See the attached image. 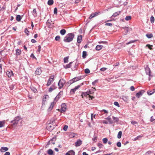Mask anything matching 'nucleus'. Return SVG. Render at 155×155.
I'll return each mask as SVG.
<instances>
[{"mask_svg":"<svg viewBox=\"0 0 155 155\" xmlns=\"http://www.w3.org/2000/svg\"><path fill=\"white\" fill-rule=\"evenodd\" d=\"M74 36L73 33H69L67 34L64 38V41L65 42H69L71 41Z\"/></svg>","mask_w":155,"mask_h":155,"instance_id":"f257e3e1","label":"nucleus"},{"mask_svg":"<svg viewBox=\"0 0 155 155\" xmlns=\"http://www.w3.org/2000/svg\"><path fill=\"white\" fill-rule=\"evenodd\" d=\"M21 118L19 116L15 117L14 120L10 122L13 126H16L18 123V122L21 120Z\"/></svg>","mask_w":155,"mask_h":155,"instance_id":"f03ea898","label":"nucleus"},{"mask_svg":"<svg viewBox=\"0 0 155 155\" xmlns=\"http://www.w3.org/2000/svg\"><path fill=\"white\" fill-rule=\"evenodd\" d=\"M65 82L66 81L64 79H60L58 83L59 88H62L63 87L64 84L65 83Z\"/></svg>","mask_w":155,"mask_h":155,"instance_id":"7ed1b4c3","label":"nucleus"},{"mask_svg":"<svg viewBox=\"0 0 155 155\" xmlns=\"http://www.w3.org/2000/svg\"><path fill=\"white\" fill-rule=\"evenodd\" d=\"M54 22V21L51 20H47L46 22V25L49 28H52L53 27Z\"/></svg>","mask_w":155,"mask_h":155,"instance_id":"20e7f679","label":"nucleus"},{"mask_svg":"<svg viewBox=\"0 0 155 155\" xmlns=\"http://www.w3.org/2000/svg\"><path fill=\"white\" fill-rule=\"evenodd\" d=\"M61 108L60 109V111L61 113L65 112L66 110V105L65 103L62 104L61 105Z\"/></svg>","mask_w":155,"mask_h":155,"instance_id":"39448f33","label":"nucleus"},{"mask_svg":"<svg viewBox=\"0 0 155 155\" xmlns=\"http://www.w3.org/2000/svg\"><path fill=\"white\" fill-rule=\"evenodd\" d=\"M42 72L41 70V67H39L37 68L35 72V74L39 75H40Z\"/></svg>","mask_w":155,"mask_h":155,"instance_id":"423d86ee","label":"nucleus"},{"mask_svg":"<svg viewBox=\"0 0 155 155\" xmlns=\"http://www.w3.org/2000/svg\"><path fill=\"white\" fill-rule=\"evenodd\" d=\"M56 138L54 137L51 140H50L46 146H48L50 144H54L55 143V141L56 140Z\"/></svg>","mask_w":155,"mask_h":155,"instance_id":"0eeeda50","label":"nucleus"},{"mask_svg":"<svg viewBox=\"0 0 155 155\" xmlns=\"http://www.w3.org/2000/svg\"><path fill=\"white\" fill-rule=\"evenodd\" d=\"M100 12H96L92 14L89 17V18L90 19H91L92 18H93L94 17L96 16H97L99 14Z\"/></svg>","mask_w":155,"mask_h":155,"instance_id":"6e6552de","label":"nucleus"},{"mask_svg":"<svg viewBox=\"0 0 155 155\" xmlns=\"http://www.w3.org/2000/svg\"><path fill=\"white\" fill-rule=\"evenodd\" d=\"M6 74L9 78H11L12 76H13L14 74L12 71L10 70L7 71Z\"/></svg>","mask_w":155,"mask_h":155,"instance_id":"1a4fd4ad","label":"nucleus"},{"mask_svg":"<svg viewBox=\"0 0 155 155\" xmlns=\"http://www.w3.org/2000/svg\"><path fill=\"white\" fill-rule=\"evenodd\" d=\"M144 92V91L143 90H141L139 92L137 93L136 95V97L138 98H139L142 95Z\"/></svg>","mask_w":155,"mask_h":155,"instance_id":"9d476101","label":"nucleus"},{"mask_svg":"<svg viewBox=\"0 0 155 155\" xmlns=\"http://www.w3.org/2000/svg\"><path fill=\"white\" fill-rule=\"evenodd\" d=\"M146 73L147 74L149 75V77L150 76V70L148 67H147L145 68Z\"/></svg>","mask_w":155,"mask_h":155,"instance_id":"9b49d317","label":"nucleus"},{"mask_svg":"<svg viewBox=\"0 0 155 155\" xmlns=\"http://www.w3.org/2000/svg\"><path fill=\"white\" fill-rule=\"evenodd\" d=\"M82 144V141L80 140H78L75 143V146L77 147L80 146Z\"/></svg>","mask_w":155,"mask_h":155,"instance_id":"f8f14e48","label":"nucleus"},{"mask_svg":"<svg viewBox=\"0 0 155 155\" xmlns=\"http://www.w3.org/2000/svg\"><path fill=\"white\" fill-rule=\"evenodd\" d=\"M15 54L16 56H18L20 55L21 53V49H17L15 50Z\"/></svg>","mask_w":155,"mask_h":155,"instance_id":"ddd939ff","label":"nucleus"},{"mask_svg":"<svg viewBox=\"0 0 155 155\" xmlns=\"http://www.w3.org/2000/svg\"><path fill=\"white\" fill-rule=\"evenodd\" d=\"M8 147H2L0 149V151L4 152L8 151Z\"/></svg>","mask_w":155,"mask_h":155,"instance_id":"4468645a","label":"nucleus"},{"mask_svg":"<svg viewBox=\"0 0 155 155\" xmlns=\"http://www.w3.org/2000/svg\"><path fill=\"white\" fill-rule=\"evenodd\" d=\"M47 129L50 131H51L53 129H54V127L53 126L49 125L47 126Z\"/></svg>","mask_w":155,"mask_h":155,"instance_id":"2eb2a0df","label":"nucleus"},{"mask_svg":"<svg viewBox=\"0 0 155 155\" xmlns=\"http://www.w3.org/2000/svg\"><path fill=\"white\" fill-rule=\"evenodd\" d=\"M123 29L124 30V32H125L124 33V34L126 35L127 34V33L130 31V28L126 27L124 28Z\"/></svg>","mask_w":155,"mask_h":155,"instance_id":"dca6fc26","label":"nucleus"},{"mask_svg":"<svg viewBox=\"0 0 155 155\" xmlns=\"http://www.w3.org/2000/svg\"><path fill=\"white\" fill-rule=\"evenodd\" d=\"M77 134H75L74 133H71L69 134V137L71 138H74V137L77 136Z\"/></svg>","mask_w":155,"mask_h":155,"instance_id":"f3484780","label":"nucleus"},{"mask_svg":"<svg viewBox=\"0 0 155 155\" xmlns=\"http://www.w3.org/2000/svg\"><path fill=\"white\" fill-rule=\"evenodd\" d=\"M5 121L3 120L0 121V128L4 127L5 126Z\"/></svg>","mask_w":155,"mask_h":155,"instance_id":"a211bd4d","label":"nucleus"},{"mask_svg":"<svg viewBox=\"0 0 155 155\" xmlns=\"http://www.w3.org/2000/svg\"><path fill=\"white\" fill-rule=\"evenodd\" d=\"M82 39V35H80V36H78V37L77 38V42L78 43H80L81 42Z\"/></svg>","mask_w":155,"mask_h":155,"instance_id":"6ab92c4d","label":"nucleus"},{"mask_svg":"<svg viewBox=\"0 0 155 155\" xmlns=\"http://www.w3.org/2000/svg\"><path fill=\"white\" fill-rule=\"evenodd\" d=\"M121 98L125 102L128 101V98L127 96H122Z\"/></svg>","mask_w":155,"mask_h":155,"instance_id":"aec40b11","label":"nucleus"},{"mask_svg":"<svg viewBox=\"0 0 155 155\" xmlns=\"http://www.w3.org/2000/svg\"><path fill=\"white\" fill-rule=\"evenodd\" d=\"M72 63V62H70L69 64L66 65L65 66H64V68L65 69L70 68L71 66V64Z\"/></svg>","mask_w":155,"mask_h":155,"instance_id":"412c9836","label":"nucleus"},{"mask_svg":"<svg viewBox=\"0 0 155 155\" xmlns=\"http://www.w3.org/2000/svg\"><path fill=\"white\" fill-rule=\"evenodd\" d=\"M78 80L77 77L75 78L70 81V83L71 84L78 81Z\"/></svg>","mask_w":155,"mask_h":155,"instance_id":"4be33fe9","label":"nucleus"},{"mask_svg":"<svg viewBox=\"0 0 155 155\" xmlns=\"http://www.w3.org/2000/svg\"><path fill=\"white\" fill-rule=\"evenodd\" d=\"M146 36L148 38H151L153 37V35L151 33H148L146 34Z\"/></svg>","mask_w":155,"mask_h":155,"instance_id":"5701e85b","label":"nucleus"},{"mask_svg":"<svg viewBox=\"0 0 155 155\" xmlns=\"http://www.w3.org/2000/svg\"><path fill=\"white\" fill-rule=\"evenodd\" d=\"M155 92L154 89H153V91H148L147 92V93L149 95H151L153 94Z\"/></svg>","mask_w":155,"mask_h":155,"instance_id":"b1692460","label":"nucleus"},{"mask_svg":"<svg viewBox=\"0 0 155 155\" xmlns=\"http://www.w3.org/2000/svg\"><path fill=\"white\" fill-rule=\"evenodd\" d=\"M60 34L62 35H64L66 33V31L64 29H61L60 32Z\"/></svg>","mask_w":155,"mask_h":155,"instance_id":"393cba45","label":"nucleus"},{"mask_svg":"<svg viewBox=\"0 0 155 155\" xmlns=\"http://www.w3.org/2000/svg\"><path fill=\"white\" fill-rule=\"evenodd\" d=\"M81 96L82 97H86L87 98L88 96L87 93V92H83L81 94Z\"/></svg>","mask_w":155,"mask_h":155,"instance_id":"a878e982","label":"nucleus"},{"mask_svg":"<svg viewBox=\"0 0 155 155\" xmlns=\"http://www.w3.org/2000/svg\"><path fill=\"white\" fill-rule=\"evenodd\" d=\"M103 46L101 45H97L96 47V49L97 51L100 50L102 48Z\"/></svg>","mask_w":155,"mask_h":155,"instance_id":"bb28decb","label":"nucleus"},{"mask_svg":"<svg viewBox=\"0 0 155 155\" xmlns=\"http://www.w3.org/2000/svg\"><path fill=\"white\" fill-rule=\"evenodd\" d=\"M106 119L108 121L110 124H112L113 123V121L109 117H108Z\"/></svg>","mask_w":155,"mask_h":155,"instance_id":"cd10ccee","label":"nucleus"},{"mask_svg":"<svg viewBox=\"0 0 155 155\" xmlns=\"http://www.w3.org/2000/svg\"><path fill=\"white\" fill-rule=\"evenodd\" d=\"M54 1L53 0H48V4L49 5H51L53 4Z\"/></svg>","mask_w":155,"mask_h":155,"instance_id":"c85d7f7f","label":"nucleus"},{"mask_svg":"<svg viewBox=\"0 0 155 155\" xmlns=\"http://www.w3.org/2000/svg\"><path fill=\"white\" fill-rule=\"evenodd\" d=\"M87 55V52L85 51H84L82 53V57L83 58H86Z\"/></svg>","mask_w":155,"mask_h":155,"instance_id":"c756f323","label":"nucleus"},{"mask_svg":"<svg viewBox=\"0 0 155 155\" xmlns=\"http://www.w3.org/2000/svg\"><path fill=\"white\" fill-rule=\"evenodd\" d=\"M54 105V102L51 103L50 107H49V108H48V110H51L53 108V107Z\"/></svg>","mask_w":155,"mask_h":155,"instance_id":"7c9ffc66","label":"nucleus"},{"mask_svg":"<svg viewBox=\"0 0 155 155\" xmlns=\"http://www.w3.org/2000/svg\"><path fill=\"white\" fill-rule=\"evenodd\" d=\"M48 153L50 155H52L53 153V151L51 149H50L48 150Z\"/></svg>","mask_w":155,"mask_h":155,"instance_id":"2f4dec72","label":"nucleus"},{"mask_svg":"<svg viewBox=\"0 0 155 155\" xmlns=\"http://www.w3.org/2000/svg\"><path fill=\"white\" fill-rule=\"evenodd\" d=\"M64 63H68V57H66L64 59Z\"/></svg>","mask_w":155,"mask_h":155,"instance_id":"473e14b6","label":"nucleus"},{"mask_svg":"<svg viewBox=\"0 0 155 155\" xmlns=\"http://www.w3.org/2000/svg\"><path fill=\"white\" fill-rule=\"evenodd\" d=\"M122 132L121 131H120L118 134L117 137L118 138L120 139L121 137Z\"/></svg>","mask_w":155,"mask_h":155,"instance_id":"72a5a7b5","label":"nucleus"},{"mask_svg":"<svg viewBox=\"0 0 155 155\" xmlns=\"http://www.w3.org/2000/svg\"><path fill=\"white\" fill-rule=\"evenodd\" d=\"M112 118L114 120L115 122H118L119 121V118L117 117H115L114 116L112 117Z\"/></svg>","mask_w":155,"mask_h":155,"instance_id":"f704fd0d","label":"nucleus"},{"mask_svg":"<svg viewBox=\"0 0 155 155\" xmlns=\"http://www.w3.org/2000/svg\"><path fill=\"white\" fill-rule=\"evenodd\" d=\"M70 155H75V152L73 150H71L68 152Z\"/></svg>","mask_w":155,"mask_h":155,"instance_id":"c9c22d12","label":"nucleus"},{"mask_svg":"<svg viewBox=\"0 0 155 155\" xmlns=\"http://www.w3.org/2000/svg\"><path fill=\"white\" fill-rule=\"evenodd\" d=\"M59 95H58L54 99V102H56V101H57L58 100L59 98Z\"/></svg>","mask_w":155,"mask_h":155,"instance_id":"e433bc0d","label":"nucleus"},{"mask_svg":"<svg viewBox=\"0 0 155 155\" xmlns=\"http://www.w3.org/2000/svg\"><path fill=\"white\" fill-rule=\"evenodd\" d=\"M120 12H116L113 14L112 16H114V17H116L117 15H118L120 13Z\"/></svg>","mask_w":155,"mask_h":155,"instance_id":"4c0bfd02","label":"nucleus"},{"mask_svg":"<svg viewBox=\"0 0 155 155\" xmlns=\"http://www.w3.org/2000/svg\"><path fill=\"white\" fill-rule=\"evenodd\" d=\"M85 73L86 74H88L90 73V71L88 68H86L84 70Z\"/></svg>","mask_w":155,"mask_h":155,"instance_id":"58836bf2","label":"nucleus"},{"mask_svg":"<svg viewBox=\"0 0 155 155\" xmlns=\"http://www.w3.org/2000/svg\"><path fill=\"white\" fill-rule=\"evenodd\" d=\"M75 89H74V88L73 89H71L70 91L71 93V94H74V93L75 91H76Z\"/></svg>","mask_w":155,"mask_h":155,"instance_id":"ea45409f","label":"nucleus"},{"mask_svg":"<svg viewBox=\"0 0 155 155\" xmlns=\"http://www.w3.org/2000/svg\"><path fill=\"white\" fill-rule=\"evenodd\" d=\"M146 46L149 49H150V50H151L152 49V47H153L152 45H150L149 44H147V45H146Z\"/></svg>","mask_w":155,"mask_h":155,"instance_id":"a19ab883","label":"nucleus"},{"mask_svg":"<svg viewBox=\"0 0 155 155\" xmlns=\"http://www.w3.org/2000/svg\"><path fill=\"white\" fill-rule=\"evenodd\" d=\"M52 82V81H51V79H49L48 81L47 85L49 86L51 84Z\"/></svg>","mask_w":155,"mask_h":155,"instance_id":"79ce46f5","label":"nucleus"},{"mask_svg":"<svg viewBox=\"0 0 155 155\" xmlns=\"http://www.w3.org/2000/svg\"><path fill=\"white\" fill-rule=\"evenodd\" d=\"M107 139L106 138H105L103 139V141L104 143H106L107 142Z\"/></svg>","mask_w":155,"mask_h":155,"instance_id":"37998d69","label":"nucleus"},{"mask_svg":"<svg viewBox=\"0 0 155 155\" xmlns=\"http://www.w3.org/2000/svg\"><path fill=\"white\" fill-rule=\"evenodd\" d=\"M98 80H95L94 81L92 82V84L94 86H95L96 83L98 82Z\"/></svg>","mask_w":155,"mask_h":155,"instance_id":"c03bdc74","label":"nucleus"},{"mask_svg":"<svg viewBox=\"0 0 155 155\" xmlns=\"http://www.w3.org/2000/svg\"><path fill=\"white\" fill-rule=\"evenodd\" d=\"M31 89L32 91H33L34 93H35L37 92V90L34 87H32Z\"/></svg>","mask_w":155,"mask_h":155,"instance_id":"a18cd8bd","label":"nucleus"},{"mask_svg":"<svg viewBox=\"0 0 155 155\" xmlns=\"http://www.w3.org/2000/svg\"><path fill=\"white\" fill-rule=\"evenodd\" d=\"M22 18L21 16L19 15H16V19H21Z\"/></svg>","mask_w":155,"mask_h":155,"instance_id":"49530a36","label":"nucleus"},{"mask_svg":"<svg viewBox=\"0 0 155 155\" xmlns=\"http://www.w3.org/2000/svg\"><path fill=\"white\" fill-rule=\"evenodd\" d=\"M60 36L59 35L57 36L55 38V40L56 41H59L60 39Z\"/></svg>","mask_w":155,"mask_h":155,"instance_id":"de8ad7c7","label":"nucleus"},{"mask_svg":"<svg viewBox=\"0 0 155 155\" xmlns=\"http://www.w3.org/2000/svg\"><path fill=\"white\" fill-rule=\"evenodd\" d=\"M117 146L118 147H121V143L120 142H118L117 143Z\"/></svg>","mask_w":155,"mask_h":155,"instance_id":"09e8293b","label":"nucleus"},{"mask_svg":"<svg viewBox=\"0 0 155 155\" xmlns=\"http://www.w3.org/2000/svg\"><path fill=\"white\" fill-rule=\"evenodd\" d=\"M131 124L133 125L137 124H138V122L137 121L133 120L131 122Z\"/></svg>","mask_w":155,"mask_h":155,"instance_id":"8fccbe9b","label":"nucleus"},{"mask_svg":"<svg viewBox=\"0 0 155 155\" xmlns=\"http://www.w3.org/2000/svg\"><path fill=\"white\" fill-rule=\"evenodd\" d=\"M105 25L109 26H111L112 25V24L110 23H106Z\"/></svg>","mask_w":155,"mask_h":155,"instance_id":"3c124183","label":"nucleus"},{"mask_svg":"<svg viewBox=\"0 0 155 155\" xmlns=\"http://www.w3.org/2000/svg\"><path fill=\"white\" fill-rule=\"evenodd\" d=\"M38 49L37 50V51L38 52H40L41 51V47L40 45H39L38 47Z\"/></svg>","mask_w":155,"mask_h":155,"instance_id":"603ef678","label":"nucleus"},{"mask_svg":"<svg viewBox=\"0 0 155 155\" xmlns=\"http://www.w3.org/2000/svg\"><path fill=\"white\" fill-rule=\"evenodd\" d=\"M34 15L35 14V15L37 14L36 9L34 8L33 9L32 11Z\"/></svg>","mask_w":155,"mask_h":155,"instance_id":"864d4df0","label":"nucleus"},{"mask_svg":"<svg viewBox=\"0 0 155 155\" xmlns=\"http://www.w3.org/2000/svg\"><path fill=\"white\" fill-rule=\"evenodd\" d=\"M107 69V68H102L100 69V70L102 71H104Z\"/></svg>","mask_w":155,"mask_h":155,"instance_id":"5fc2aeb1","label":"nucleus"},{"mask_svg":"<svg viewBox=\"0 0 155 155\" xmlns=\"http://www.w3.org/2000/svg\"><path fill=\"white\" fill-rule=\"evenodd\" d=\"M51 87L53 88V89H55L56 88L55 84V83L53 84Z\"/></svg>","mask_w":155,"mask_h":155,"instance_id":"6e6d98bb","label":"nucleus"},{"mask_svg":"<svg viewBox=\"0 0 155 155\" xmlns=\"http://www.w3.org/2000/svg\"><path fill=\"white\" fill-rule=\"evenodd\" d=\"M68 128V126L67 125H65L63 127V130L64 131H66Z\"/></svg>","mask_w":155,"mask_h":155,"instance_id":"4d7b16f0","label":"nucleus"},{"mask_svg":"<svg viewBox=\"0 0 155 155\" xmlns=\"http://www.w3.org/2000/svg\"><path fill=\"white\" fill-rule=\"evenodd\" d=\"M25 32L27 35H28V33L29 32V31L28 30L27 28H25Z\"/></svg>","mask_w":155,"mask_h":155,"instance_id":"13d9d810","label":"nucleus"},{"mask_svg":"<svg viewBox=\"0 0 155 155\" xmlns=\"http://www.w3.org/2000/svg\"><path fill=\"white\" fill-rule=\"evenodd\" d=\"M114 104L115 106H117L118 107H120L119 104V103H118L117 102H115L114 103Z\"/></svg>","mask_w":155,"mask_h":155,"instance_id":"bf43d9fd","label":"nucleus"},{"mask_svg":"<svg viewBox=\"0 0 155 155\" xmlns=\"http://www.w3.org/2000/svg\"><path fill=\"white\" fill-rule=\"evenodd\" d=\"M131 16H128L126 17L125 19H131Z\"/></svg>","mask_w":155,"mask_h":155,"instance_id":"052dcab7","label":"nucleus"},{"mask_svg":"<svg viewBox=\"0 0 155 155\" xmlns=\"http://www.w3.org/2000/svg\"><path fill=\"white\" fill-rule=\"evenodd\" d=\"M153 117V116H152L150 118V121L151 122H153L155 120V119Z\"/></svg>","mask_w":155,"mask_h":155,"instance_id":"680f3d73","label":"nucleus"},{"mask_svg":"<svg viewBox=\"0 0 155 155\" xmlns=\"http://www.w3.org/2000/svg\"><path fill=\"white\" fill-rule=\"evenodd\" d=\"M57 8H55L54 9V14H57Z\"/></svg>","mask_w":155,"mask_h":155,"instance_id":"e2e57ef3","label":"nucleus"},{"mask_svg":"<svg viewBox=\"0 0 155 155\" xmlns=\"http://www.w3.org/2000/svg\"><path fill=\"white\" fill-rule=\"evenodd\" d=\"M97 145L100 148L102 147L103 146V144L100 143L98 144Z\"/></svg>","mask_w":155,"mask_h":155,"instance_id":"0e129e2a","label":"nucleus"},{"mask_svg":"<svg viewBox=\"0 0 155 155\" xmlns=\"http://www.w3.org/2000/svg\"><path fill=\"white\" fill-rule=\"evenodd\" d=\"M130 89L131 91H134L135 88L133 86H131L130 87Z\"/></svg>","mask_w":155,"mask_h":155,"instance_id":"69168bd1","label":"nucleus"},{"mask_svg":"<svg viewBox=\"0 0 155 155\" xmlns=\"http://www.w3.org/2000/svg\"><path fill=\"white\" fill-rule=\"evenodd\" d=\"M54 78V76H51L50 77V78H49V79H51V81H53Z\"/></svg>","mask_w":155,"mask_h":155,"instance_id":"338daca9","label":"nucleus"},{"mask_svg":"<svg viewBox=\"0 0 155 155\" xmlns=\"http://www.w3.org/2000/svg\"><path fill=\"white\" fill-rule=\"evenodd\" d=\"M80 87V85H78L77 86H76L74 88V89H75L76 91L77 90H78Z\"/></svg>","mask_w":155,"mask_h":155,"instance_id":"774afa93","label":"nucleus"}]
</instances>
